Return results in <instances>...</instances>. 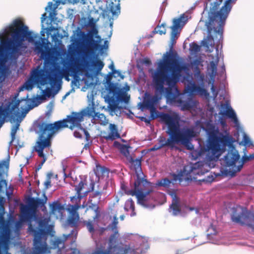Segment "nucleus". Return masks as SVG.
Returning <instances> with one entry per match:
<instances>
[{
    "mask_svg": "<svg viewBox=\"0 0 254 254\" xmlns=\"http://www.w3.org/2000/svg\"><path fill=\"white\" fill-rule=\"evenodd\" d=\"M136 117L138 118L141 122H143L145 123V124H146L147 126H151V124L150 122L151 121L150 120L149 117L146 118V117H144V116H138V117Z\"/></svg>",
    "mask_w": 254,
    "mask_h": 254,
    "instance_id": "obj_62",
    "label": "nucleus"
},
{
    "mask_svg": "<svg viewBox=\"0 0 254 254\" xmlns=\"http://www.w3.org/2000/svg\"><path fill=\"white\" fill-rule=\"evenodd\" d=\"M106 8L103 9L102 6H100L99 8L102 10L101 15L102 17L105 18L108 17L110 21L109 26L111 28L110 34L109 36L110 37L112 34V28L113 26V18L110 17L109 14L111 13L113 16L118 15L120 13V0H118L117 3H114V2L110 0L109 2L106 0Z\"/></svg>",
    "mask_w": 254,
    "mask_h": 254,
    "instance_id": "obj_18",
    "label": "nucleus"
},
{
    "mask_svg": "<svg viewBox=\"0 0 254 254\" xmlns=\"http://www.w3.org/2000/svg\"><path fill=\"white\" fill-rule=\"evenodd\" d=\"M42 218L39 216L36 212L28 207H25L21 209L20 219L29 224L37 225Z\"/></svg>",
    "mask_w": 254,
    "mask_h": 254,
    "instance_id": "obj_22",
    "label": "nucleus"
},
{
    "mask_svg": "<svg viewBox=\"0 0 254 254\" xmlns=\"http://www.w3.org/2000/svg\"><path fill=\"white\" fill-rule=\"evenodd\" d=\"M129 90V86H127L126 89L113 93L110 95H106L105 101L109 104H115L117 112L121 111L124 107L119 106L120 103L127 104L130 99V95L127 93Z\"/></svg>",
    "mask_w": 254,
    "mask_h": 254,
    "instance_id": "obj_14",
    "label": "nucleus"
},
{
    "mask_svg": "<svg viewBox=\"0 0 254 254\" xmlns=\"http://www.w3.org/2000/svg\"><path fill=\"white\" fill-rule=\"evenodd\" d=\"M172 25L170 26L171 34L170 49L163 55L158 64L175 70V17L172 19Z\"/></svg>",
    "mask_w": 254,
    "mask_h": 254,
    "instance_id": "obj_12",
    "label": "nucleus"
},
{
    "mask_svg": "<svg viewBox=\"0 0 254 254\" xmlns=\"http://www.w3.org/2000/svg\"><path fill=\"white\" fill-rule=\"evenodd\" d=\"M231 220L242 226L246 225L254 231V225L250 222L246 223L244 220H250L254 223V212L243 206H238L232 208L230 214Z\"/></svg>",
    "mask_w": 254,
    "mask_h": 254,
    "instance_id": "obj_8",
    "label": "nucleus"
},
{
    "mask_svg": "<svg viewBox=\"0 0 254 254\" xmlns=\"http://www.w3.org/2000/svg\"><path fill=\"white\" fill-rule=\"evenodd\" d=\"M174 116L175 117V111H172L171 115L164 112H160L159 117L161 122H165L168 121H171Z\"/></svg>",
    "mask_w": 254,
    "mask_h": 254,
    "instance_id": "obj_43",
    "label": "nucleus"
},
{
    "mask_svg": "<svg viewBox=\"0 0 254 254\" xmlns=\"http://www.w3.org/2000/svg\"><path fill=\"white\" fill-rule=\"evenodd\" d=\"M173 178L171 181L167 178L162 179L158 180L155 184V187H163L166 188H168L170 187L171 184L174 185L173 181H175V176H172Z\"/></svg>",
    "mask_w": 254,
    "mask_h": 254,
    "instance_id": "obj_37",
    "label": "nucleus"
},
{
    "mask_svg": "<svg viewBox=\"0 0 254 254\" xmlns=\"http://www.w3.org/2000/svg\"><path fill=\"white\" fill-rule=\"evenodd\" d=\"M136 179L134 183V188L126 191V193L132 196H136L137 201L146 197L152 191L151 184L146 179L136 176Z\"/></svg>",
    "mask_w": 254,
    "mask_h": 254,
    "instance_id": "obj_10",
    "label": "nucleus"
},
{
    "mask_svg": "<svg viewBox=\"0 0 254 254\" xmlns=\"http://www.w3.org/2000/svg\"><path fill=\"white\" fill-rule=\"evenodd\" d=\"M185 92L188 93L190 96L191 95L187 93L185 90ZM180 94V91L176 86V106L180 107L181 109L183 111L190 110L194 108L196 106V102L190 96L185 98V94H182L180 97H178V95Z\"/></svg>",
    "mask_w": 254,
    "mask_h": 254,
    "instance_id": "obj_20",
    "label": "nucleus"
},
{
    "mask_svg": "<svg viewBox=\"0 0 254 254\" xmlns=\"http://www.w3.org/2000/svg\"><path fill=\"white\" fill-rule=\"evenodd\" d=\"M48 18V16L47 15V14L46 13H44L42 15V17L41 18V30L40 31V34L41 36L42 37L44 35L45 33H46L47 30H46V27H45L44 25V22Z\"/></svg>",
    "mask_w": 254,
    "mask_h": 254,
    "instance_id": "obj_52",
    "label": "nucleus"
},
{
    "mask_svg": "<svg viewBox=\"0 0 254 254\" xmlns=\"http://www.w3.org/2000/svg\"><path fill=\"white\" fill-rule=\"evenodd\" d=\"M85 176H79L81 180L78 185L75 186V190L76 191L77 195H75L71 198V200L76 197L79 199H81L83 197V196L81 195L80 192L84 188V185H87L86 180L84 179Z\"/></svg>",
    "mask_w": 254,
    "mask_h": 254,
    "instance_id": "obj_32",
    "label": "nucleus"
},
{
    "mask_svg": "<svg viewBox=\"0 0 254 254\" xmlns=\"http://www.w3.org/2000/svg\"><path fill=\"white\" fill-rule=\"evenodd\" d=\"M243 142L245 146L250 147L253 146V142L247 134H245L243 136Z\"/></svg>",
    "mask_w": 254,
    "mask_h": 254,
    "instance_id": "obj_55",
    "label": "nucleus"
},
{
    "mask_svg": "<svg viewBox=\"0 0 254 254\" xmlns=\"http://www.w3.org/2000/svg\"><path fill=\"white\" fill-rule=\"evenodd\" d=\"M20 23V20L19 19H15L12 21V23L10 24L5 28H4L1 31H0V52L2 53V54H5V50L4 46L3 43L2 41H7L10 37L8 38L6 40H3L2 38L6 34H8L10 30L13 29V26H18Z\"/></svg>",
    "mask_w": 254,
    "mask_h": 254,
    "instance_id": "obj_26",
    "label": "nucleus"
},
{
    "mask_svg": "<svg viewBox=\"0 0 254 254\" xmlns=\"http://www.w3.org/2000/svg\"><path fill=\"white\" fill-rule=\"evenodd\" d=\"M206 131L208 135V140L205 152L211 154L208 156L210 160L218 158L226 151V147L235 141L232 136L219 132L213 125L208 126Z\"/></svg>",
    "mask_w": 254,
    "mask_h": 254,
    "instance_id": "obj_5",
    "label": "nucleus"
},
{
    "mask_svg": "<svg viewBox=\"0 0 254 254\" xmlns=\"http://www.w3.org/2000/svg\"><path fill=\"white\" fill-rule=\"evenodd\" d=\"M78 219L79 216L78 214H77L76 215H73L68 218L67 223L71 227H76L77 226Z\"/></svg>",
    "mask_w": 254,
    "mask_h": 254,
    "instance_id": "obj_48",
    "label": "nucleus"
},
{
    "mask_svg": "<svg viewBox=\"0 0 254 254\" xmlns=\"http://www.w3.org/2000/svg\"><path fill=\"white\" fill-rule=\"evenodd\" d=\"M37 146L34 147V150L37 152L39 157L42 158V159H45V161L47 160V157L44 153V150L46 148L50 147L48 144H43L38 141L36 142Z\"/></svg>",
    "mask_w": 254,
    "mask_h": 254,
    "instance_id": "obj_33",
    "label": "nucleus"
},
{
    "mask_svg": "<svg viewBox=\"0 0 254 254\" xmlns=\"http://www.w3.org/2000/svg\"><path fill=\"white\" fill-rule=\"evenodd\" d=\"M233 143H232L228 146V152L224 157V160L226 166L230 167L229 173L224 172L220 174L214 173L213 175H235L242 170L245 163L251 160L249 155H245L240 159L239 152Z\"/></svg>",
    "mask_w": 254,
    "mask_h": 254,
    "instance_id": "obj_7",
    "label": "nucleus"
},
{
    "mask_svg": "<svg viewBox=\"0 0 254 254\" xmlns=\"http://www.w3.org/2000/svg\"><path fill=\"white\" fill-rule=\"evenodd\" d=\"M165 23H163L161 24V25L157 26L152 31V34L150 35V37H152V35L155 34L159 33L160 35L165 34L166 33V29H165Z\"/></svg>",
    "mask_w": 254,
    "mask_h": 254,
    "instance_id": "obj_45",
    "label": "nucleus"
},
{
    "mask_svg": "<svg viewBox=\"0 0 254 254\" xmlns=\"http://www.w3.org/2000/svg\"><path fill=\"white\" fill-rule=\"evenodd\" d=\"M44 198L42 199L29 196L27 200V203L29 207L33 208H37L38 207H42L45 206L47 202V197L45 193L43 194Z\"/></svg>",
    "mask_w": 254,
    "mask_h": 254,
    "instance_id": "obj_27",
    "label": "nucleus"
},
{
    "mask_svg": "<svg viewBox=\"0 0 254 254\" xmlns=\"http://www.w3.org/2000/svg\"><path fill=\"white\" fill-rule=\"evenodd\" d=\"M192 176H176V181L179 180L180 183L183 182V180L185 179V183L188 184L191 182L192 180H194L197 182V184L201 185L202 183H211L214 181L215 179L219 176H207V177L202 179L196 180V178L193 177ZM222 177H227L228 176H221ZM230 178H233L235 176H229Z\"/></svg>",
    "mask_w": 254,
    "mask_h": 254,
    "instance_id": "obj_24",
    "label": "nucleus"
},
{
    "mask_svg": "<svg viewBox=\"0 0 254 254\" xmlns=\"http://www.w3.org/2000/svg\"><path fill=\"white\" fill-rule=\"evenodd\" d=\"M94 42L90 43L86 41L82 43L83 47L85 48L88 52V55H95L98 52V54L100 55H103L104 53V50H108L109 48V42L107 40H105L104 44H101L102 39L98 34V36H96L93 38Z\"/></svg>",
    "mask_w": 254,
    "mask_h": 254,
    "instance_id": "obj_16",
    "label": "nucleus"
},
{
    "mask_svg": "<svg viewBox=\"0 0 254 254\" xmlns=\"http://www.w3.org/2000/svg\"><path fill=\"white\" fill-rule=\"evenodd\" d=\"M191 18L189 12L181 14L178 17L176 18V28L183 30L185 26Z\"/></svg>",
    "mask_w": 254,
    "mask_h": 254,
    "instance_id": "obj_28",
    "label": "nucleus"
},
{
    "mask_svg": "<svg viewBox=\"0 0 254 254\" xmlns=\"http://www.w3.org/2000/svg\"><path fill=\"white\" fill-rule=\"evenodd\" d=\"M158 143L159 145H162V148L167 147L171 150L175 149V144L172 142L169 138L166 139L165 137L161 135L158 139Z\"/></svg>",
    "mask_w": 254,
    "mask_h": 254,
    "instance_id": "obj_34",
    "label": "nucleus"
},
{
    "mask_svg": "<svg viewBox=\"0 0 254 254\" xmlns=\"http://www.w3.org/2000/svg\"><path fill=\"white\" fill-rule=\"evenodd\" d=\"M104 138L106 140H110L112 141L116 138H121V135L118 132V131H117L113 134H109L107 136H104Z\"/></svg>",
    "mask_w": 254,
    "mask_h": 254,
    "instance_id": "obj_54",
    "label": "nucleus"
},
{
    "mask_svg": "<svg viewBox=\"0 0 254 254\" xmlns=\"http://www.w3.org/2000/svg\"><path fill=\"white\" fill-rule=\"evenodd\" d=\"M8 240H0V254H11L8 252L9 249Z\"/></svg>",
    "mask_w": 254,
    "mask_h": 254,
    "instance_id": "obj_42",
    "label": "nucleus"
},
{
    "mask_svg": "<svg viewBox=\"0 0 254 254\" xmlns=\"http://www.w3.org/2000/svg\"><path fill=\"white\" fill-rule=\"evenodd\" d=\"M125 206L126 208H128L133 211L134 210L135 206L134 202L131 198L128 199L126 202Z\"/></svg>",
    "mask_w": 254,
    "mask_h": 254,
    "instance_id": "obj_61",
    "label": "nucleus"
},
{
    "mask_svg": "<svg viewBox=\"0 0 254 254\" xmlns=\"http://www.w3.org/2000/svg\"><path fill=\"white\" fill-rule=\"evenodd\" d=\"M179 56L177 53L176 52V72L180 74L178 71L180 70H184L185 71V73L183 75H185L187 72L190 73L187 64H183L181 65L179 64L178 60H179Z\"/></svg>",
    "mask_w": 254,
    "mask_h": 254,
    "instance_id": "obj_40",
    "label": "nucleus"
},
{
    "mask_svg": "<svg viewBox=\"0 0 254 254\" xmlns=\"http://www.w3.org/2000/svg\"><path fill=\"white\" fill-rule=\"evenodd\" d=\"M28 231L34 236V240L41 241V239L47 235H54L55 231L52 225H48L45 219H42L37 225L29 224Z\"/></svg>",
    "mask_w": 254,
    "mask_h": 254,
    "instance_id": "obj_13",
    "label": "nucleus"
},
{
    "mask_svg": "<svg viewBox=\"0 0 254 254\" xmlns=\"http://www.w3.org/2000/svg\"><path fill=\"white\" fill-rule=\"evenodd\" d=\"M237 0H209L206 2L202 13L197 27L202 29L204 24L207 32V41H203V45L207 46L214 41L212 34L216 35L218 41L223 38V26L230 12L232 5Z\"/></svg>",
    "mask_w": 254,
    "mask_h": 254,
    "instance_id": "obj_2",
    "label": "nucleus"
},
{
    "mask_svg": "<svg viewBox=\"0 0 254 254\" xmlns=\"http://www.w3.org/2000/svg\"><path fill=\"white\" fill-rule=\"evenodd\" d=\"M214 79L215 78H213V80H211V78H210V80H209L208 84H211V92H212L214 97H216V96H217L218 93L216 91V88H215V86L214 85Z\"/></svg>",
    "mask_w": 254,
    "mask_h": 254,
    "instance_id": "obj_60",
    "label": "nucleus"
},
{
    "mask_svg": "<svg viewBox=\"0 0 254 254\" xmlns=\"http://www.w3.org/2000/svg\"><path fill=\"white\" fill-rule=\"evenodd\" d=\"M9 155L7 158L2 160L0 162V175H8L9 167Z\"/></svg>",
    "mask_w": 254,
    "mask_h": 254,
    "instance_id": "obj_35",
    "label": "nucleus"
},
{
    "mask_svg": "<svg viewBox=\"0 0 254 254\" xmlns=\"http://www.w3.org/2000/svg\"><path fill=\"white\" fill-rule=\"evenodd\" d=\"M201 61L199 59L194 60L191 62V64L193 66V77L195 81L192 80V75L188 72L185 75H181L176 72V83L179 81L187 83L185 91L187 93L190 95H197L208 98L209 97V93L205 88V83L207 80L204 74L201 72L198 67Z\"/></svg>",
    "mask_w": 254,
    "mask_h": 254,
    "instance_id": "obj_4",
    "label": "nucleus"
},
{
    "mask_svg": "<svg viewBox=\"0 0 254 254\" xmlns=\"http://www.w3.org/2000/svg\"><path fill=\"white\" fill-rule=\"evenodd\" d=\"M46 34L47 37H39L37 34H35L33 31L29 30L26 25L20 26L17 30H15L11 35L7 41H2L5 53L7 52L9 47L17 45L22 46L23 51L21 56H25L27 52L28 45L25 42L28 41L34 45V52L35 54L39 56L40 58H44L47 53V50L49 48L48 38L51 34V32L56 30V28L52 25L49 27H46Z\"/></svg>",
    "mask_w": 254,
    "mask_h": 254,
    "instance_id": "obj_3",
    "label": "nucleus"
},
{
    "mask_svg": "<svg viewBox=\"0 0 254 254\" xmlns=\"http://www.w3.org/2000/svg\"><path fill=\"white\" fill-rule=\"evenodd\" d=\"M51 212L50 213L55 214L57 212L62 213V211L64 210V207L63 205L58 201H54L50 205Z\"/></svg>",
    "mask_w": 254,
    "mask_h": 254,
    "instance_id": "obj_38",
    "label": "nucleus"
},
{
    "mask_svg": "<svg viewBox=\"0 0 254 254\" xmlns=\"http://www.w3.org/2000/svg\"><path fill=\"white\" fill-rule=\"evenodd\" d=\"M29 101L32 102V107H35L42 102V98L41 96L37 95L36 97H33Z\"/></svg>",
    "mask_w": 254,
    "mask_h": 254,
    "instance_id": "obj_53",
    "label": "nucleus"
},
{
    "mask_svg": "<svg viewBox=\"0 0 254 254\" xmlns=\"http://www.w3.org/2000/svg\"><path fill=\"white\" fill-rule=\"evenodd\" d=\"M167 126V130L166 133L169 136L168 138L172 142L175 144V117H173L171 121L166 122Z\"/></svg>",
    "mask_w": 254,
    "mask_h": 254,
    "instance_id": "obj_30",
    "label": "nucleus"
},
{
    "mask_svg": "<svg viewBox=\"0 0 254 254\" xmlns=\"http://www.w3.org/2000/svg\"><path fill=\"white\" fill-rule=\"evenodd\" d=\"M22 118L18 119V118L17 119H15V122H16L15 124L13 126L11 129V132H10V136H11V141L9 142V146H10L12 142L14 141V140L15 139V135L17 131L19 128L20 126V123L22 120Z\"/></svg>",
    "mask_w": 254,
    "mask_h": 254,
    "instance_id": "obj_36",
    "label": "nucleus"
},
{
    "mask_svg": "<svg viewBox=\"0 0 254 254\" xmlns=\"http://www.w3.org/2000/svg\"><path fill=\"white\" fill-rule=\"evenodd\" d=\"M68 115L66 118L58 121H56L53 123H48L50 126L56 131L63 128L68 127Z\"/></svg>",
    "mask_w": 254,
    "mask_h": 254,
    "instance_id": "obj_29",
    "label": "nucleus"
},
{
    "mask_svg": "<svg viewBox=\"0 0 254 254\" xmlns=\"http://www.w3.org/2000/svg\"><path fill=\"white\" fill-rule=\"evenodd\" d=\"M64 243L63 241L60 239L57 238L55 241L53 242V246L54 249H56L59 247L60 244Z\"/></svg>",
    "mask_w": 254,
    "mask_h": 254,
    "instance_id": "obj_63",
    "label": "nucleus"
},
{
    "mask_svg": "<svg viewBox=\"0 0 254 254\" xmlns=\"http://www.w3.org/2000/svg\"><path fill=\"white\" fill-rule=\"evenodd\" d=\"M86 225L88 231L90 233H94L95 229L91 221H88L86 223Z\"/></svg>",
    "mask_w": 254,
    "mask_h": 254,
    "instance_id": "obj_64",
    "label": "nucleus"
},
{
    "mask_svg": "<svg viewBox=\"0 0 254 254\" xmlns=\"http://www.w3.org/2000/svg\"><path fill=\"white\" fill-rule=\"evenodd\" d=\"M129 161L133 166L135 172V175H144L141 167V157L134 159L132 156H129Z\"/></svg>",
    "mask_w": 254,
    "mask_h": 254,
    "instance_id": "obj_31",
    "label": "nucleus"
},
{
    "mask_svg": "<svg viewBox=\"0 0 254 254\" xmlns=\"http://www.w3.org/2000/svg\"><path fill=\"white\" fill-rule=\"evenodd\" d=\"M94 111V103L92 102V107H87L79 112H72V114H74L75 127L83 131L85 128L82 127L81 122L83 120L84 117H91Z\"/></svg>",
    "mask_w": 254,
    "mask_h": 254,
    "instance_id": "obj_23",
    "label": "nucleus"
},
{
    "mask_svg": "<svg viewBox=\"0 0 254 254\" xmlns=\"http://www.w3.org/2000/svg\"><path fill=\"white\" fill-rule=\"evenodd\" d=\"M93 119L99 120L102 121V119H105V116L103 113H100L99 112H96L95 111L92 113L91 116Z\"/></svg>",
    "mask_w": 254,
    "mask_h": 254,
    "instance_id": "obj_57",
    "label": "nucleus"
},
{
    "mask_svg": "<svg viewBox=\"0 0 254 254\" xmlns=\"http://www.w3.org/2000/svg\"><path fill=\"white\" fill-rule=\"evenodd\" d=\"M93 55L95 56L96 59V61L94 62L93 66L94 69H95L97 71L100 72L103 68L104 64L103 62L99 60L98 54H96L95 55Z\"/></svg>",
    "mask_w": 254,
    "mask_h": 254,
    "instance_id": "obj_44",
    "label": "nucleus"
},
{
    "mask_svg": "<svg viewBox=\"0 0 254 254\" xmlns=\"http://www.w3.org/2000/svg\"><path fill=\"white\" fill-rule=\"evenodd\" d=\"M62 81L61 78L57 76L54 73H49L47 75H44L37 81V87L39 88L42 90V93H44V90H42L41 86L49 83L51 86H56L57 89L54 91L52 97L54 96L58 93L59 90L61 88Z\"/></svg>",
    "mask_w": 254,
    "mask_h": 254,
    "instance_id": "obj_19",
    "label": "nucleus"
},
{
    "mask_svg": "<svg viewBox=\"0 0 254 254\" xmlns=\"http://www.w3.org/2000/svg\"><path fill=\"white\" fill-rule=\"evenodd\" d=\"M218 62V59L215 61H211L209 64V69L211 71L210 77L211 80L215 78L217 73V67Z\"/></svg>",
    "mask_w": 254,
    "mask_h": 254,
    "instance_id": "obj_41",
    "label": "nucleus"
},
{
    "mask_svg": "<svg viewBox=\"0 0 254 254\" xmlns=\"http://www.w3.org/2000/svg\"><path fill=\"white\" fill-rule=\"evenodd\" d=\"M200 50V47L195 43H192L190 44V51L191 53H198Z\"/></svg>",
    "mask_w": 254,
    "mask_h": 254,
    "instance_id": "obj_58",
    "label": "nucleus"
},
{
    "mask_svg": "<svg viewBox=\"0 0 254 254\" xmlns=\"http://www.w3.org/2000/svg\"><path fill=\"white\" fill-rule=\"evenodd\" d=\"M80 0H57L54 4V9H56L61 4H65V3L75 4L79 1Z\"/></svg>",
    "mask_w": 254,
    "mask_h": 254,
    "instance_id": "obj_46",
    "label": "nucleus"
},
{
    "mask_svg": "<svg viewBox=\"0 0 254 254\" xmlns=\"http://www.w3.org/2000/svg\"><path fill=\"white\" fill-rule=\"evenodd\" d=\"M219 115L222 116L219 117L218 122L223 127L226 125V121L223 118V117H226L233 123L236 127L239 128L240 125L237 114L229 103H222L220 105Z\"/></svg>",
    "mask_w": 254,
    "mask_h": 254,
    "instance_id": "obj_15",
    "label": "nucleus"
},
{
    "mask_svg": "<svg viewBox=\"0 0 254 254\" xmlns=\"http://www.w3.org/2000/svg\"><path fill=\"white\" fill-rule=\"evenodd\" d=\"M68 123H69L70 124L69 128L70 129H73V128L75 126V125H74L75 120L74 117V114H72L71 113L70 115H68Z\"/></svg>",
    "mask_w": 254,
    "mask_h": 254,
    "instance_id": "obj_59",
    "label": "nucleus"
},
{
    "mask_svg": "<svg viewBox=\"0 0 254 254\" xmlns=\"http://www.w3.org/2000/svg\"><path fill=\"white\" fill-rule=\"evenodd\" d=\"M3 176H0V192L3 187H7L6 181L2 179ZM4 198L0 195V240H9L10 234V221L5 220L4 217L5 209L3 206Z\"/></svg>",
    "mask_w": 254,
    "mask_h": 254,
    "instance_id": "obj_9",
    "label": "nucleus"
},
{
    "mask_svg": "<svg viewBox=\"0 0 254 254\" xmlns=\"http://www.w3.org/2000/svg\"><path fill=\"white\" fill-rule=\"evenodd\" d=\"M146 197L142 198L140 201H137V203L143 207L148 208L149 209H152L155 207V205L152 203H149L146 199Z\"/></svg>",
    "mask_w": 254,
    "mask_h": 254,
    "instance_id": "obj_49",
    "label": "nucleus"
},
{
    "mask_svg": "<svg viewBox=\"0 0 254 254\" xmlns=\"http://www.w3.org/2000/svg\"><path fill=\"white\" fill-rule=\"evenodd\" d=\"M113 74L112 72H109L106 77L105 79L106 81L104 82L106 90L107 91V95L113 94V93H117L118 92L126 89L127 86H129L127 83L125 86L121 87V84L118 82H113L112 81Z\"/></svg>",
    "mask_w": 254,
    "mask_h": 254,
    "instance_id": "obj_21",
    "label": "nucleus"
},
{
    "mask_svg": "<svg viewBox=\"0 0 254 254\" xmlns=\"http://www.w3.org/2000/svg\"><path fill=\"white\" fill-rule=\"evenodd\" d=\"M150 115L148 117L150 121L155 119L159 117L160 112L155 110V109H151Z\"/></svg>",
    "mask_w": 254,
    "mask_h": 254,
    "instance_id": "obj_56",
    "label": "nucleus"
},
{
    "mask_svg": "<svg viewBox=\"0 0 254 254\" xmlns=\"http://www.w3.org/2000/svg\"><path fill=\"white\" fill-rule=\"evenodd\" d=\"M169 194L172 196V201L169 208V211L173 216H175V190H172Z\"/></svg>",
    "mask_w": 254,
    "mask_h": 254,
    "instance_id": "obj_51",
    "label": "nucleus"
},
{
    "mask_svg": "<svg viewBox=\"0 0 254 254\" xmlns=\"http://www.w3.org/2000/svg\"><path fill=\"white\" fill-rule=\"evenodd\" d=\"M65 163H66V162L64 161L62 162L63 175H72L73 172L75 173L74 171L72 170L70 167L67 166Z\"/></svg>",
    "mask_w": 254,
    "mask_h": 254,
    "instance_id": "obj_50",
    "label": "nucleus"
},
{
    "mask_svg": "<svg viewBox=\"0 0 254 254\" xmlns=\"http://www.w3.org/2000/svg\"><path fill=\"white\" fill-rule=\"evenodd\" d=\"M95 175H104L105 173L109 175L110 169L104 166H102L99 164L96 165V168L94 169Z\"/></svg>",
    "mask_w": 254,
    "mask_h": 254,
    "instance_id": "obj_39",
    "label": "nucleus"
},
{
    "mask_svg": "<svg viewBox=\"0 0 254 254\" xmlns=\"http://www.w3.org/2000/svg\"><path fill=\"white\" fill-rule=\"evenodd\" d=\"M131 147L129 144H124V146H122L119 149L120 153L123 155L125 157L129 158V149Z\"/></svg>",
    "mask_w": 254,
    "mask_h": 254,
    "instance_id": "obj_47",
    "label": "nucleus"
},
{
    "mask_svg": "<svg viewBox=\"0 0 254 254\" xmlns=\"http://www.w3.org/2000/svg\"><path fill=\"white\" fill-rule=\"evenodd\" d=\"M33 127L35 133L39 134L37 141L44 144L47 143L50 147L51 139L56 131L48 123L43 121H36L33 124Z\"/></svg>",
    "mask_w": 254,
    "mask_h": 254,
    "instance_id": "obj_11",
    "label": "nucleus"
},
{
    "mask_svg": "<svg viewBox=\"0 0 254 254\" xmlns=\"http://www.w3.org/2000/svg\"><path fill=\"white\" fill-rule=\"evenodd\" d=\"M88 20L87 26H90V29L87 30L86 33L82 31L79 27H77L76 29L73 31V34L70 37L72 44L68 48L70 53H75L76 52L80 40L82 43L86 41L93 43L94 41L93 38L96 36L98 37V29L96 24L99 20V17L95 19L89 16Z\"/></svg>",
    "mask_w": 254,
    "mask_h": 254,
    "instance_id": "obj_6",
    "label": "nucleus"
},
{
    "mask_svg": "<svg viewBox=\"0 0 254 254\" xmlns=\"http://www.w3.org/2000/svg\"><path fill=\"white\" fill-rule=\"evenodd\" d=\"M180 116L179 114L176 112V143L180 141L183 145H185L188 149H191L193 148L190 142L192 137H193V131L190 128L183 130L180 134L177 133L179 130V121Z\"/></svg>",
    "mask_w": 254,
    "mask_h": 254,
    "instance_id": "obj_17",
    "label": "nucleus"
},
{
    "mask_svg": "<svg viewBox=\"0 0 254 254\" xmlns=\"http://www.w3.org/2000/svg\"><path fill=\"white\" fill-rule=\"evenodd\" d=\"M151 71V86L154 90V95L146 92L143 103L138 104L141 111L145 109H156L163 96L175 105V70L158 64L157 68Z\"/></svg>",
    "mask_w": 254,
    "mask_h": 254,
    "instance_id": "obj_1",
    "label": "nucleus"
},
{
    "mask_svg": "<svg viewBox=\"0 0 254 254\" xmlns=\"http://www.w3.org/2000/svg\"><path fill=\"white\" fill-rule=\"evenodd\" d=\"M195 208L189 207L186 201H182L176 194V216L185 217L188 214V209L194 210Z\"/></svg>",
    "mask_w": 254,
    "mask_h": 254,
    "instance_id": "obj_25",
    "label": "nucleus"
}]
</instances>
